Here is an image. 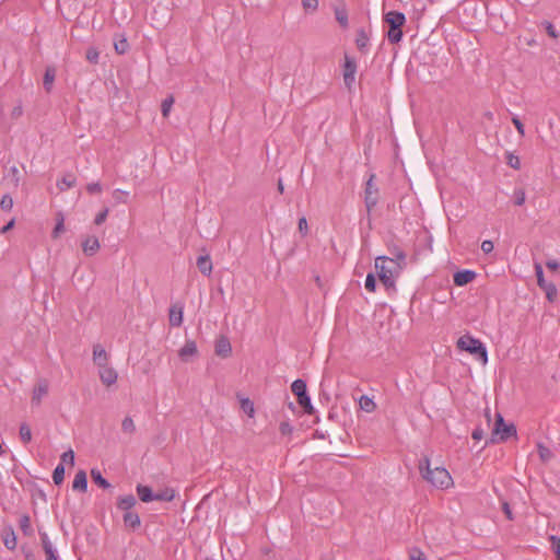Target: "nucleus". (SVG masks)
<instances>
[{"label":"nucleus","instance_id":"f257e3e1","mask_svg":"<svg viewBox=\"0 0 560 560\" xmlns=\"http://www.w3.org/2000/svg\"><path fill=\"white\" fill-rule=\"evenodd\" d=\"M419 470L421 477L435 488L448 489L453 486V479L450 472L444 468L436 466L431 468V463L428 457H423L419 462Z\"/></svg>","mask_w":560,"mask_h":560},{"label":"nucleus","instance_id":"f03ea898","mask_svg":"<svg viewBox=\"0 0 560 560\" xmlns=\"http://www.w3.org/2000/svg\"><path fill=\"white\" fill-rule=\"evenodd\" d=\"M375 269L383 285L395 289L396 279L402 271L401 265L393 258L380 256L375 258Z\"/></svg>","mask_w":560,"mask_h":560},{"label":"nucleus","instance_id":"7ed1b4c3","mask_svg":"<svg viewBox=\"0 0 560 560\" xmlns=\"http://www.w3.org/2000/svg\"><path fill=\"white\" fill-rule=\"evenodd\" d=\"M456 345L459 350L477 355L482 364L488 362L487 349L479 339H476L469 335H464L458 338Z\"/></svg>","mask_w":560,"mask_h":560},{"label":"nucleus","instance_id":"20e7f679","mask_svg":"<svg viewBox=\"0 0 560 560\" xmlns=\"http://www.w3.org/2000/svg\"><path fill=\"white\" fill-rule=\"evenodd\" d=\"M516 435V429L513 424H506L501 413H495V422L492 430V442H497L495 436H499V441H506L509 438Z\"/></svg>","mask_w":560,"mask_h":560},{"label":"nucleus","instance_id":"39448f33","mask_svg":"<svg viewBox=\"0 0 560 560\" xmlns=\"http://www.w3.org/2000/svg\"><path fill=\"white\" fill-rule=\"evenodd\" d=\"M375 174H371L364 190V202L368 211L370 212L378 201V188L374 184Z\"/></svg>","mask_w":560,"mask_h":560},{"label":"nucleus","instance_id":"423d86ee","mask_svg":"<svg viewBox=\"0 0 560 560\" xmlns=\"http://www.w3.org/2000/svg\"><path fill=\"white\" fill-rule=\"evenodd\" d=\"M49 390V383L46 378H40L35 384L33 392H32V398L31 402L34 407H39L43 399L48 395Z\"/></svg>","mask_w":560,"mask_h":560},{"label":"nucleus","instance_id":"0eeeda50","mask_svg":"<svg viewBox=\"0 0 560 560\" xmlns=\"http://www.w3.org/2000/svg\"><path fill=\"white\" fill-rule=\"evenodd\" d=\"M357 65L353 58L348 55L345 56L343 65V81L346 86L351 90L355 81Z\"/></svg>","mask_w":560,"mask_h":560},{"label":"nucleus","instance_id":"6e6552de","mask_svg":"<svg viewBox=\"0 0 560 560\" xmlns=\"http://www.w3.org/2000/svg\"><path fill=\"white\" fill-rule=\"evenodd\" d=\"M82 250L86 256H94L101 248L100 241L94 235H88L82 238Z\"/></svg>","mask_w":560,"mask_h":560},{"label":"nucleus","instance_id":"1a4fd4ad","mask_svg":"<svg viewBox=\"0 0 560 560\" xmlns=\"http://www.w3.org/2000/svg\"><path fill=\"white\" fill-rule=\"evenodd\" d=\"M198 347L196 341L187 340L185 345L178 350V357L183 362H188L198 355Z\"/></svg>","mask_w":560,"mask_h":560},{"label":"nucleus","instance_id":"9d476101","mask_svg":"<svg viewBox=\"0 0 560 560\" xmlns=\"http://www.w3.org/2000/svg\"><path fill=\"white\" fill-rule=\"evenodd\" d=\"M98 376H100L101 382L107 387L114 385L118 378V374H117L116 370L114 368H112L110 365L100 368Z\"/></svg>","mask_w":560,"mask_h":560},{"label":"nucleus","instance_id":"9b49d317","mask_svg":"<svg viewBox=\"0 0 560 560\" xmlns=\"http://www.w3.org/2000/svg\"><path fill=\"white\" fill-rule=\"evenodd\" d=\"M214 352L221 358H229L232 353V346L228 337L220 336L215 340Z\"/></svg>","mask_w":560,"mask_h":560},{"label":"nucleus","instance_id":"f8f14e48","mask_svg":"<svg viewBox=\"0 0 560 560\" xmlns=\"http://www.w3.org/2000/svg\"><path fill=\"white\" fill-rule=\"evenodd\" d=\"M108 361H109V355L105 351V349L100 343L94 345L93 346V362L97 366V369L109 365Z\"/></svg>","mask_w":560,"mask_h":560},{"label":"nucleus","instance_id":"ddd939ff","mask_svg":"<svg viewBox=\"0 0 560 560\" xmlns=\"http://www.w3.org/2000/svg\"><path fill=\"white\" fill-rule=\"evenodd\" d=\"M184 307L179 303L173 304L168 311V320L172 327H179L183 324Z\"/></svg>","mask_w":560,"mask_h":560},{"label":"nucleus","instance_id":"4468645a","mask_svg":"<svg viewBox=\"0 0 560 560\" xmlns=\"http://www.w3.org/2000/svg\"><path fill=\"white\" fill-rule=\"evenodd\" d=\"M384 21L389 25V28H397L404 26L406 18L401 12L389 11L385 14Z\"/></svg>","mask_w":560,"mask_h":560},{"label":"nucleus","instance_id":"2eb2a0df","mask_svg":"<svg viewBox=\"0 0 560 560\" xmlns=\"http://www.w3.org/2000/svg\"><path fill=\"white\" fill-rule=\"evenodd\" d=\"M476 278V272L472 270H462L454 275V283L458 287L470 283Z\"/></svg>","mask_w":560,"mask_h":560},{"label":"nucleus","instance_id":"dca6fc26","mask_svg":"<svg viewBox=\"0 0 560 560\" xmlns=\"http://www.w3.org/2000/svg\"><path fill=\"white\" fill-rule=\"evenodd\" d=\"M42 546L46 556V560H59V556L52 547V544L50 542L47 534L42 535Z\"/></svg>","mask_w":560,"mask_h":560},{"label":"nucleus","instance_id":"f3484780","mask_svg":"<svg viewBox=\"0 0 560 560\" xmlns=\"http://www.w3.org/2000/svg\"><path fill=\"white\" fill-rule=\"evenodd\" d=\"M88 488V479L84 470H79L72 482V489L75 491L85 492Z\"/></svg>","mask_w":560,"mask_h":560},{"label":"nucleus","instance_id":"a211bd4d","mask_svg":"<svg viewBox=\"0 0 560 560\" xmlns=\"http://www.w3.org/2000/svg\"><path fill=\"white\" fill-rule=\"evenodd\" d=\"M2 539L4 546L9 550H14L16 548V536L12 527H8L3 530Z\"/></svg>","mask_w":560,"mask_h":560},{"label":"nucleus","instance_id":"6ab92c4d","mask_svg":"<svg viewBox=\"0 0 560 560\" xmlns=\"http://www.w3.org/2000/svg\"><path fill=\"white\" fill-rule=\"evenodd\" d=\"M197 267L199 268L200 272L210 276L212 272V262L209 255L200 256L197 259Z\"/></svg>","mask_w":560,"mask_h":560},{"label":"nucleus","instance_id":"aec40b11","mask_svg":"<svg viewBox=\"0 0 560 560\" xmlns=\"http://www.w3.org/2000/svg\"><path fill=\"white\" fill-rule=\"evenodd\" d=\"M137 493L142 502H151L154 501V493L152 492V489L148 486L139 485L137 487Z\"/></svg>","mask_w":560,"mask_h":560},{"label":"nucleus","instance_id":"412c9836","mask_svg":"<svg viewBox=\"0 0 560 560\" xmlns=\"http://www.w3.org/2000/svg\"><path fill=\"white\" fill-rule=\"evenodd\" d=\"M136 503H137L136 498L132 494H128V495L119 498V500L117 502V506L120 510L129 512L136 505Z\"/></svg>","mask_w":560,"mask_h":560},{"label":"nucleus","instance_id":"4be33fe9","mask_svg":"<svg viewBox=\"0 0 560 560\" xmlns=\"http://www.w3.org/2000/svg\"><path fill=\"white\" fill-rule=\"evenodd\" d=\"M77 184V178L73 174H67L57 183V187L60 191H65Z\"/></svg>","mask_w":560,"mask_h":560},{"label":"nucleus","instance_id":"5701e85b","mask_svg":"<svg viewBox=\"0 0 560 560\" xmlns=\"http://www.w3.org/2000/svg\"><path fill=\"white\" fill-rule=\"evenodd\" d=\"M115 51L119 55L125 54L129 49V43L124 35L116 36L114 39Z\"/></svg>","mask_w":560,"mask_h":560},{"label":"nucleus","instance_id":"b1692460","mask_svg":"<svg viewBox=\"0 0 560 560\" xmlns=\"http://www.w3.org/2000/svg\"><path fill=\"white\" fill-rule=\"evenodd\" d=\"M124 523L126 526H129L133 529L138 528L141 524L139 515L131 511L125 513Z\"/></svg>","mask_w":560,"mask_h":560},{"label":"nucleus","instance_id":"393cba45","mask_svg":"<svg viewBox=\"0 0 560 560\" xmlns=\"http://www.w3.org/2000/svg\"><path fill=\"white\" fill-rule=\"evenodd\" d=\"M65 232V217L61 212L56 215V225L52 230V238H58Z\"/></svg>","mask_w":560,"mask_h":560},{"label":"nucleus","instance_id":"a878e982","mask_svg":"<svg viewBox=\"0 0 560 560\" xmlns=\"http://www.w3.org/2000/svg\"><path fill=\"white\" fill-rule=\"evenodd\" d=\"M56 78V70L52 67H48L44 74V88L47 92L51 91L52 83Z\"/></svg>","mask_w":560,"mask_h":560},{"label":"nucleus","instance_id":"bb28decb","mask_svg":"<svg viewBox=\"0 0 560 560\" xmlns=\"http://www.w3.org/2000/svg\"><path fill=\"white\" fill-rule=\"evenodd\" d=\"M174 498H175V490L172 488H166L164 490H161V491L154 493V500H156V501L170 502Z\"/></svg>","mask_w":560,"mask_h":560},{"label":"nucleus","instance_id":"cd10ccee","mask_svg":"<svg viewBox=\"0 0 560 560\" xmlns=\"http://www.w3.org/2000/svg\"><path fill=\"white\" fill-rule=\"evenodd\" d=\"M359 405H360V408L365 412H373L376 408V405L373 401V399L366 395H363L360 397Z\"/></svg>","mask_w":560,"mask_h":560},{"label":"nucleus","instance_id":"c85d7f7f","mask_svg":"<svg viewBox=\"0 0 560 560\" xmlns=\"http://www.w3.org/2000/svg\"><path fill=\"white\" fill-rule=\"evenodd\" d=\"M91 477L92 480L101 488L107 489L110 487L109 482L102 476V474L98 470L92 469Z\"/></svg>","mask_w":560,"mask_h":560},{"label":"nucleus","instance_id":"c756f323","mask_svg":"<svg viewBox=\"0 0 560 560\" xmlns=\"http://www.w3.org/2000/svg\"><path fill=\"white\" fill-rule=\"evenodd\" d=\"M291 390L296 396H302L306 393V383L303 380H295L291 385Z\"/></svg>","mask_w":560,"mask_h":560},{"label":"nucleus","instance_id":"7c9ffc66","mask_svg":"<svg viewBox=\"0 0 560 560\" xmlns=\"http://www.w3.org/2000/svg\"><path fill=\"white\" fill-rule=\"evenodd\" d=\"M534 267H535V273H536V277H537V283H538L539 288L540 289L546 288L551 282H547L545 280L541 265L539 262H536Z\"/></svg>","mask_w":560,"mask_h":560},{"label":"nucleus","instance_id":"2f4dec72","mask_svg":"<svg viewBox=\"0 0 560 560\" xmlns=\"http://www.w3.org/2000/svg\"><path fill=\"white\" fill-rule=\"evenodd\" d=\"M298 402L300 404V406L304 409V411L306 413L313 412V406H312L311 399L306 393L303 394L302 396H298Z\"/></svg>","mask_w":560,"mask_h":560},{"label":"nucleus","instance_id":"473e14b6","mask_svg":"<svg viewBox=\"0 0 560 560\" xmlns=\"http://www.w3.org/2000/svg\"><path fill=\"white\" fill-rule=\"evenodd\" d=\"M63 479H65V466H63V464L61 463V464H59V465L55 468V470H54V472H52V480H54V482H55L56 485H60V483H62Z\"/></svg>","mask_w":560,"mask_h":560},{"label":"nucleus","instance_id":"72a5a7b5","mask_svg":"<svg viewBox=\"0 0 560 560\" xmlns=\"http://www.w3.org/2000/svg\"><path fill=\"white\" fill-rule=\"evenodd\" d=\"M369 43V37L363 30L358 31L355 44L360 50H363Z\"/></svg>","mask_w":560,"mask_h":560},{"label":"nucleus","instance_id":"f704fd0d","mask_svg":"<svg viewBox=\"0 0 560 560\" xmlns=\"http://www.w3.org/2000/svg\"><path fill=\"white\" fill-rule=\"evenodd\" d=\"M113 198L117 203H127L129 198V192L122 189H115L113 191Z\"/></svg>","mask_w":560,"mask_h":560},{"label":"nucleus","instance_id":"c9c22d12","mask_svg":"<svg viewBox=\"0 0 560 560\" xmlns=\"http://www.w3.org/2000/svg\"><path fill=\"white\" fill-rule=\"evenodd\" d=\"M121 430L127 434H132L136 431V425L130 417H126L121 422Z\"/></svg>","mask_w":560,"mask_h":560},{"label":"nucleus","instance_id":"e433bc0d","mask_svg":"<svg viewBox=\"0 0 560 560\" xmlns=\"http://www.w3.org/2000/svg\"><path fill=\"white\" fill-rule=\"evenodd\" d=\"M241 408L246 412L250 418L255 415L254 404L250 399L244 398L241 400Z\"/></svg>","mask_w":560,"mask_h":560},{"label":"nucleus","instance_id":"4c0bfd02","mask_svg":"<svg viewBox=\"0 0 560 560\" xmlns=\"http://www.w3.org/2000/svg\"><path fill=\"white\" fill-rule=\"evenodd\" d=\"M336 20L342 27L348 26V13L346 9H336L335 11Z\"/></svg>","mask_w":560,"mask_h":560},{"label":"nucleus","instance_id":"58836bf2","mask_svg":"<svg viewBox=\"0 0 560 560\" xmlns=\"http://www.w3.org/2000/svg\"><path fill=\"white\" fill-rule=\"evenodd\" d=\"M390 253L393 255L392 258L397 260V262H399L404 269L406 267V254L397 247L394 248Z\"/></svg>","mask_w":560,"mask_h":560},{"label":"nucleus","instance_id":"ea45409f","mask_svg":"<svg viewBox=\"0 0 560 560\" xmlns=\"http://www.w3.org/2000/svg\"><path fill=\"white\" fill-rule=\"evenodd\" d=\"M390 253L393 255L392 258L397 260V262H399L404 269L406 267V254L397 247L394 248Z\"/></svg>","mask_w":560,"mask_h":560},{"label":"nucleus","instance_id":"a19ab883","mask_svg":"<svg viewBox=\"0 0 560 560\" xmlns=\"http://www.w3.org/2000/svg\"><path fill=\"white\" fill-rule=\"evenodd\" d=\"M387 37H388V40L390 43H398V42H400V39L402 37L401 27L389 28Z\"/></svg>","mask_w":560,"mask_h":560},{"label":"nucleus","instance_id":"79ce46f5","mask_svg":"<svg viewBox=\"0 0 560 560\" xmlns=\"http://www.w3.org/2000/svg\"><path fill=\"white\" fill-rule=\"evenodd\" d=\"M173 104H174L173 96H168L162 102L161 109H162L163 117H165V118L168 117Z\"/></svg>","mask_w":560,"mask_h":560},{"label":"nucleus","instance_id":"37998d69","mask_svg":"<svg viewBox=\"0 0 560 560\" xmlns=\"http://www.w3.org/2000/svg\"><path fill=\"white\" fill-rule=\"evenodd\" d=\"M20 438L24 443H28L32 440V432L27 424H21Z\"/></svg>","mask_w":560,"mask_h":560},{"label":"nucleus","instance_id":"c03bdc74","mask_svg":"<svg viewBox=\"0 0 560 560\" xmlns=\"http://www.w3.org/2000/svg\"><path fill=\"white\" fill-rule=\"evenodd\" d=\"M20 527L25 535H30L32 533L31 520L28 515L25 514L21 517Z\"/></svg>","mask_w":560,"mask_h":560},{"label":"nucleus","instance_id":"a18cd8bd","mask_svg":"<svg viewBox=\"0 0 560 560\" xmlns=\"http://www.w3.org/2000/svg\"><path fill=\"white\" fill-rule=\"evenodd\" d=\"M100 52L95 47H90L86 50L85 58L91 63H97L98 62Z\"/></svg>","mask_w":560,"mask_h":560},{"label":"nucleus","instance_id":"49530a36","mask_svg":"<svg viewBox=\"0 0 560 560\" xmlns=\"http://www.w3.org/2000/svg\"><path fill=\"white\" fill-rule=\"evenodd\" d=\"M13 207V199L9 195H4L0 200V208L10 211Z\"/></svg>","mask_w":560,"mask_h":560},{"label":"nucleus","instance_id":"de8ad7c7","mask_svg":"<svg viewBox=\"0 0 560 560\" xmlns=\"http://www.w3.org/2000/svg\"><path fill=\"white\" fill-rule=\"evenodd\" d=\"M546 292L547 299L552 302L557 298V288L553 283L548 284L542 289Z\"/></svg>","mask_w":560,"mask_h":560},{"label":"nucleus","instance_id":"09e8293b","mask_svg":"<svg viewBox=\"0 0 560 560\" xmlns=\"http://www.w3.org/2000/svg\"><path fill=\"white\" fill-rule=\"evenodd\" d=\"M409 560H427V557L420 549L412 548L409 552Z\"/></svg>","mask_w":560,"mask_h":560},{"label":"nucleus","instance_id":"8fccbe9b","mask_svg":"<svg viewBox=\"0 0 560 560\" xmlns=\"http://www.w3.org/2000/svg\"><path fill=\"white\" fill-rule=\"evenodd\" d=\"M102 190H103L102 185L98 182L90 183L86 185V191L91 195L101 194Z\"/></svg>","mask_w":560,"mask_h":560},{"label":"nucleus","instance_id":"3c124183","mask_svg":"<svg viewBox=\"0 0 560 560\" xmlns=\"http://www.w3.org/2000/svg\"><path fill=\"white\" fill-rule=\"evenodd\" d=\"M376 287V280L373 273H369L365 279V289L370 292H374Z\"/></svg>","mask_w":560,"mask_h":560},{"label":"nucleus","instance_id":"603ef678","mask_svg":"<svg viewBox=\"0 0 560 560\" xmlns=\"http://www.w3.org/2000/svg\"><path fill=\"white\" fill-rule=\"evenodd\" d=\"M508 164L514 170H520V167H521V161H520L518 156H516L512 153L508 154Z\"/></svg>","mask_w":560,"mask_h":560},{"label":"nucleus","instance_id":"864d4df0","mask_svg":"<svg viewBox=\"0 0 560 560\" xmlns=\"http://www.w3.org/2000/svg\"><path fill=\"white\" fill-rule=\"evenodd\" d=\"M280 433L282 435H291L293 432V427L288 421H282L279 425Z\"/></svg>","mask_w":560,"mask_h":560},{"label":"nucleus","instance_id":"5fc2aeb1","mask_svg":"<svg viewBox=\"0 0 560 560\" xmlns=\"http://www.w3.org/2000/svg\"><path fill=\"white\" fill-rule=\"evenodd\" d=\"M302 4L305 11L314 12L318 7L317 0H302Z\"/></svg>","mask_w":560,"mask_h":560},{"label":"nucleus","instance_id":"6e6d98bb","mask_svg":"<svg viewBox=\"0 0 560 560\" xmlns=\"http://www.w3.org/2000/svg\"><path fill=\"white\" fill-rule=\"evenodd\" d=\"M514 197H515V205L516 206H522L524 205L525 200H526V196H525V191L524 189H517L514 191Z\"/></svg>","mask_w":560,"mask_h":560},{"label":"nucleus","instance_id":"4d7b16f0","mask_svg":"<svg viewBox=\"0 0 560 560\" xmlns=\"http://www.w3.org/2000/svg\"><path fill=\"white\" fill-rule=\"evenodd\" d=\"M61 462L62 463H68L70 464L71 466L74 465V453L72 450H69L67 452H65L62 455H61Z\"/></svg>","mask_w":560,"mask_h":560},{"label":"nucleus","instance_id":"13d9d810","mask_svg":"<svg viewBox=\"0 0 560 560\" xmlns=\"http://www.w3.org/2000/svg\"><path fill=\"white\" fill-rule=\"evenodd\" d=\"M298 228H299V232L303 236H305L308 233V225H307V221H306L305 217H302V218L299 219Z\"/></svg>","mask_w":560,"mask_h":560},{"label":"nucleus","instance_id":"bf43d9fd","mask_svg":"<svg viewBox=\"0 0 560 560\" xmlns=\"http://www.w3.org/2000/svg\"><path fill=\"white\" fill-rule=\"evenodd\" d=\"M550 541L557 555V559L560 560V538L557 536H550Z\"/></svg>","mask_w":560,"mask_h":560},{"label":"nucleus","instance_id":"052dcab7","mask_svg":"<svg viewBox=\"0 0 560 560\" xmlns=\"http://www.w3.org/2000/svg\"><path fill=\"white\" fill-rule=\"evenodd\" d=\"M108 215V209L105 208L103 211H101L94 219V223L96 225H101L102 223H104L106 221V218Z\"/></svg>","mask_w":560,"mask_h":560},{"label":"nucleus","instance_id":"680f3d73","mask_svg":"<svg viewBox=\"0 0 560 560\" xmlns=\"http://www.w3.org/2000/svg\"><path fill=\"white\" fill-rule=\"evenodd\" d=\"M539 456L542 460H548L551 457V452L544 445L538 446Z\"/></svg>","mask_w":560,"mask_h":560},{"label":"nucleus","instance_id":"e2e57ef3","mask_svg":"<svg viewBox=\"0 0 560 560\" xmlns=\"http://www.w3.org/2000/svg\"><path fill=\"white\" fill-rule=\"evenodd\" d=\"M544 26H545V30L546 32L548 33V35L552 38H557L559 35L557 33V31L555 30L553 25L550 23V22H544L542 23Z\"/></svg>","mask_w":560,"mask_h":560},{"label":"nucleus","instance_id":"0e129e2a","mask_svg":"<svg viewBox=\"0 0 560 560\" xmlns=\"http://www.w3.org/2000/svg\"><path fill=\"white\" fill-rule=\"evenodd\" d=\"M512 122L515 126V128H516L517 132L520 133V136L523 137L525 135L523 122L517 117H513L512 118Z\"/></svg>","mask_w":560,"mask_h":560},{"label":"nucleus","instance_id":"69168bd1","mask_svg":"<svg viewBox=\"0 0 560 560\" xmlns=\"http://www.w3.org/2000/svg\"><path fill=\"white\" fill-rule=\"evenodd\" d=\"M493 243L489 240H486L481 243V250L486 254H489L493 250Z\"/></svg>","mask_w":560,"mask_h":560},{"label":"nucleus","instance_id":"338daca9","mask_svg":"<svg viewBox=\"0 0 560 560\" xmlns=\"http://www.w3.org/2000/svg\"><path fill=\"white\" fill-rule=\"evenodd\" d=\"M502 510H503L506 518L512 521L513 520V514H512L511 508H510L508 502H503Z\"/></svg>","mask_w":560,"mask_h":560},{"label":"nucleus","instance_id":"774afa93","mask_svg":"<svg viewBox=\"0 0 560 560\" xmlns=\"http://www.w3.org/2000/svg\"><path fill=\"white\" fill-rule=\"evenodd\" d=\"M483 438V431L481 429H475L472 431V439L480 441Z\"/></svg>","mask_w":560,"mask_h":560}]
</instances>
